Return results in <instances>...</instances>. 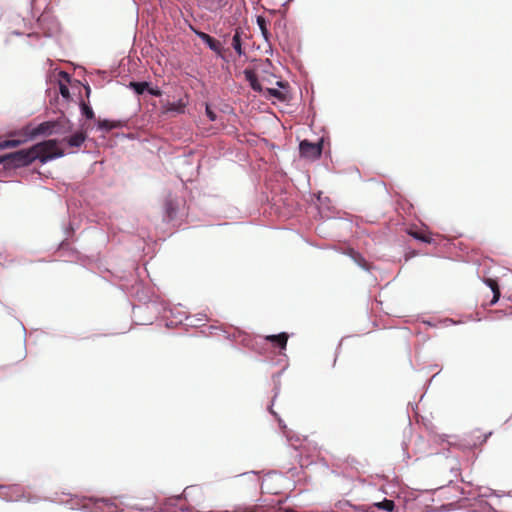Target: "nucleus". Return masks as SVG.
<instances>
[{
    "label": "nucleus",
    "mask_w": 512,
    "mask_h": 512,
    "mask_svg": "<svg viewBox=\"0 0 512 512\" xmlns=\"http://www.w3.org/2000/svg\"><path fill=\"white\" fill-rule=\"evenodd\" d=\"M62 156H64V151L58 147V141L55 139L46 140L37 143L28 149H22L7 154L8 168L27 166L36 159L45 163L48 160Z\"/></svg>",
    "instance_id": "nucleus-1"
},
{
    "label": "nucleus",
    "mask_w": 512,
    "mask_h": 512,
    "mask_svg": "<svg viewBox=\"0 0 512 512\" xmlns=\"http://www.w3.org/2000/svg\"><path fill=\"white\" fill-rule=\"evenodd\" d=\"M59 123L55 121H46L41 124H39L35 129H33L31 135H51L53 133L55 134H66L70 133L73 129V125H69L68 122H66L63 126L62 130H56V127Z\"/></svg>",
    "instance_id": "nucleus-2"
},
{
    "label": "nucleus",
    "mask_w": 512,
    "mask_h": 512,
    "mask_svg": "<svg viewBox=\"0 0 512 512\" xmlns=\"http://www.w3.org/2000/svg\"><path fill=\"white\" fill-rule=\"evenodd\" d=\"M300 155L309 160L318 159L322 153V142L311 143L303 140L299 145Z\"/></svg>",
    "instance_id": "nucleus-3"
},
{
    "label": "nucleus",
    "mask_w": 512,
    "mask_h": 512,
    "mask_svg": "<svg viewBox=\"0 0 512 512\" xmlns=\"http://www.w3.org/2000/svg\"><path fill=\"white\" fill-rule=\"evenodd\" d=\"M197 36L217 55H222V45L218 40L205 32H197Z\"/></svg>",
    "instance_id": "nucleus-4"
},
{
    "label": "nucleus",
    "mask_w": 512,
    "mask_h": 512,
    "mask_svg": "<svg viewBox=\"0 0 512 512\" xmlns=\"http://www.w3.org/2000/svg\"><path fill=\"white\" fill-rule=\"evenodd\" d=\"M244 76L254 91H257V92L262 91V86H261L260 82L258 81V77H257L256 73L253 70L245 69Z\"/></svg>",
    "instance_id": "nucleus-5"
},
{
    "label": "nucleus",
    "mask_w": 512,
    "mask_h": 512,
    "mask_svg": "<svg viewBox=\"0 0 512 512\" xmlns=\"http://www.w3.org/2000/svg\"><path fill=\"white\" fill-rule=\"evenodd\" d=\"M86 140V133L83 131L76 132L72 136L64 139L70 147H80Z\"/></svg>",
    "instance_id": "nucleus-6"
},
{
    "label": "nucleus",
    "mask_w": 512,
    "mask_h": 512,
    "mask_svg": "<svg viewBox=\"0 0 512 512\" xmlns=\"http://www.w3.org/2000/svg\"><path fill=\"white\" fill-rule=\"evenodd\" d=\"M266 340L276 344L281 349H285L288 341V334L283 332L277 335H268Z\"/></svg>",
    "instance_id": "nucleus-7"
},
{
    "label": "nucleus",
    "mask_w": 512,
    "mask_h": 512,
    "mask_svg": "<svg viewBox=\"0 0 512 512\" xmlns=\"http://www.w3.org/2000/svg\"><path fill=\"white\" fill-rule=\"evenodd\" d=\"M241 34H242L241 29L237 28L235 30V33H234L233 38H232V47L234 48V50L236 51V53L239 56L244 55V51L242 49Z\"/></svg>",
    "instance_id": "nucleus-8"
},
{
    "label": "nucleus",
    "mask_w": 512,
    "mask_h": 512,
    "mask_svg": "<svg viewBox=\"0 0 512 512\" xmlns=\"http://www.w3.org/2000/svg\"><path fill=\"white\" fill-rule=\"evenodd\" d=\"M256 23H257V25H258V27H259V29H260L264 39L268 42L269 39H270L271 34H270L269 30H268V22H267V20L265 19V17L259 15V16H257Z\"/></svg>",
    "instance_id": "nucleus-9"
},
{
    "label": "nucleus",
    "mask_w": 512,
    "mask_h": 512,
    "mask_svg": "<svg viewBox=\"0 0 512 512\" xmlns=\"http://www.w3.org/2000/svg\"><path fill=\"white\" fill-rule=\"evenodd\" d=\"M485 283L487 284V286L491 288L493 292V299L491 301V304H495L500 298V289L498 283L495 279L492 278H487L485 280Z\"/></svg>",
    "instance_id": "nucleus-10"
},
{
    "label": "nucleus",
    "mask_w": 512,
    "mask_h": 512,
    "mask_svg": "<svg viewBox=\"0 0 512 512\" xmlns=\"http://www.w3.org/2000/svg\"><path fill=\"white\" fill-rule=\"evenodd\" d=\"M185 107L186 103L182 99H180L177 102L167 103L165 109L167 112L184 113Z\"/></svg>",
    "instance_id": "nucleus-11"
},
{
    "label": "nucleus",
    "mask_w": 512,
    "mask_h": 512,
    "mask_svg": "<svg viewBox=\"0 0 512 512\" xmlns=\"http://www.w3.org/2000/svg\"><path fill=\"white\" fill-rule=\"evenodd\" d=\"M97 126L100 130L110 131L112 129L120 127L121 123L119 121H110V120H106V119H103V120L99 119L97 121Z\"/></svg>",
    "instance_id": "nucleus-12"
},
{
    "label": "nucleus",
    "mask_w": 512,
    "mask_h": 512,
    "mask_svg": "<svg viewBox=\"0 0 512 512\" xmlns=\"http://www.w3.org/2000/svg\"><path fill=\"white\" fill-rule=\"evenodd\" d=\"M177 207L172 200H167L165 202V212L168 220L174 219L176 215Z\"/></svg>",
    "instance_id": "nucleus-13"
},
{
    "label": "nucleus",
    "mask_w": 512,
    "mask_h": 512,
    "mask_svg": "<svg viewBox=\"0 0 512 512\" xmlns=\"http://www.w3.org/2000/svg\"><path fill=\"white\" fill-rule=\"evenodd\" d=\"M129 87L132 88L138 95H141L149 87L148 82H130Z\"/></svg>",
    "instance_id": "nucleus-14"
},
{
    "label": "nucleus",
    "mask_w": 512,
    "mask_h": 512,
    "mask_svg": "<svg viewBox=\"0 0 512 512\" xmlns=\"http://www.w3.org/2000/svg\"><path fill=\"white\" fill-rule=\"evenodd\" d=\"M374 505L377 508L385 510V511H388V512H392L394 510V508H395L394 501L393 500H389V499H384L383 501L377 502Z\"/></svg>",
    "instance_id": "nucleus-15"
},
{
    "label": "nucleus",
    "mask_w": 512,
    "mask_h": 512,
    "mask_svg": "<svg viewBox=\"0 0 512 512\" xmlns=\"http://www.w3.org/2000/svg\"><path fill=\"white\" fill-rule=\"evenodd\" d=\"M410 235L413 236L415 239L420 240L425 243H431V241H432L431 236L422 231H412V232H410Z\"/></svg>",
    "instance_id": "nucleus-16"
},
{
    "label": "nucleus",
    "mask_w": 512,
    "mask_h": 512,
    "mask_svg": "<svg viewBox=\"0 0 512 512\" xmlns=\"http://www.w3.org/2000/svg\"><path fill=\"white\" fill-rule=\"evenodd\" d=\"M80 108H81L82 115H84L87 119L95 118V113H94L93 109L88 104H86L85 102H81Z\"/></svg>",
    "instance_id": "nucleus-17"
},
{
    "label": "nucleus",
    "mask_w": 512,
    "mask_h": 512,
    "mask_svg": "<svg viewBox=\"0 0 512 512\" xmlns=\"http://www.w3.org/2000/svg\"><path fill=\"white\" fill-rule=\"evenodd\" d=\"M21 144L20 140H5L0 143V148H12L17 147Z\"/></svg>",
    "instance_id": "nucleus-18"
},
{
    "label": "nucleus",
    "mask_w": 512,
    "mask_h": 512,
    "mask_svg": "<svg viewBox=\"0 0 512 512\" xmlns=\"http://www.w3.org/2000/svg\"><path fill=\"white\" fill-rule=\"evenodd\" d=\"M59 90L63 98L68 99L70 97L69 88L65 84H60Z\"/></svg>",
    "instance_id": "nucleus-19"
},
{
    "label": "nucleus",
    "mask_w": 512,
    "mask_h": 512,
    "mask_svg": "<svg viewBox=\"0 0 512 512\" xmlns=\"http://www.w3.org/2000/svg\"><path fill=\"white\" fill-rule=\"evenodd\" d=\"M55 122L59 123L56 127V130H62L66 122H68L69 125H72L71 121L65 117L59 118Z\"/></svg>",
    "instance_id": "nucleus-20"
},
{
    "label": "nucleus",
    "mask_w": 512,
    "mask_h": 512,
    "mask_svg": "<svg viewBox=\"0 0 512 512\" xmlns=\"http://www.w3.org/2000/svg\"><path fill=\"white\" fill-rule=\"evenodd\" d=\"M206 115L207 117L211 120V121H215L216 120V114L215 112L212 111V109L206 105Z\"/></svg>",
    "instance_id": "nucleus-21"
},
{
    "label": "nucleus",
    "mask_w": 512,
    "mask_h": 512,
    "mask_svg": "<svg viewBox=\"0 0 512 512\" xmlns=\"http://www.w3.org/2000/svg\"><path fill=\"white\" fill-rule=\"evenodd\" d=\"M147 90L149 91V93L151 95H154V96H160L161 95V91L159 89H152V88L149 89L148 88Z\"/></svg>",
    "instance_id": "nucleus-22"
},
{
    "label": "nucleus",
    "mask_w": 512,
    "mask_h": 512,
    "mask_svg": "<svg viewBox=\"0 0 512 512\" xmlns=\"http://www.w3.org/2000/svg\"><path fill=\"white\" fill-rule=\"evenodd\" d=\"M0 164H4L6 168H8V158L7 155L0 156Z\"/></svg>",
    "instance_id": "nucleus-23"
},
{
    "label": "nucleus",
    "mask_w": 512,
    "mask_h": 512,
    "mask_svg": "<svg viewBox=\"0 0 512 512\" xmlns=\"http://www.w3.org/2000/svg\"><path fill=\"white\" fill-rule=\"evenodd\" d=\"M269 91H270V93H271L272 95H274V96H279V94H280V92H279L278 90H275V89H271V90H269Z\"/></svg>",
    "instance_id": "nucleus-24"
},
{
    "label": "nucleus",
    "mask_w": 512,
    "mask_h": 512,
    "mask_svg": "<svg viewBox=\"0 0 512 512\" xmlns=\"http://www.w3.org/2000/svg\"><path fill=\"white\" fill-rule=\"evenodd\" d=\"M279 423H281V420H279ZM280 425H281V428L283 429V433H284L286 436H288V434H287V432H286V425H282V424H280Z\"/></svg>",
    "instance_id": "nucleus-25"
},
{
    "label": "nucleus",
    "mask_w": 512,
    "mask_h": 512,
    "mask_svg": "<svg viewBox=\"0 0 512 512\" xmlns=\"http://www.w3.org/2000/svg\"><path fill=\"white\" fill-rule=\"evenodd\" d=\"M86 91H87V94H89L90 93V88L86 87Z\"/></svg>",
    "instance_id": "nucleus-26"
}]
</instances>
